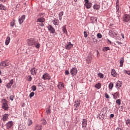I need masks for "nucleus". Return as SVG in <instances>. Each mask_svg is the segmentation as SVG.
<instances>
[{"label":"nucleus","instance_id":"34","mask_svg":"<svg viewBox=\"0 0 130 130\" xmlns=\"http://www.w3.org/2000/svg\"><path fill=\"white\" fill-rule=\"evenodd\" d=\"M98 76H99V78H101V79H103V78H104V75L101 73H99L98 74Z\"/></svg>","mask_w":130,"mask_h":130},{"label":"nucleus","instance_id":"27","mask_svg":"<svg viewBox=\"0 0 130 130\" xmlns=\"http://www.w3.org/2000/svg\"><path fill=\"white\" fill-rule=\"evenodd\" d=\"M11 40V38L10 37H7L6 38V41H5V44L6 45H9V43H10V41Z\"/></svg>","mask_w":130,"mask_h":130},{"label":"nucleus","instance_id":"35","mask_svg":"<svg viewBox=\"0 0 130 130\" xmlns=\"http://www.w3.org/2000/svg\"><path fill=\"white\" fill-rule=\"evenodd\" d=\"M99 118H100L101 119H104V114L100 113V114L99 115Z\"/></svg>","mask_w":130,"mask_h":130},{"label":"nucleus","instance_id":"36","mask_svg":"<svg viewBox=\"0 0 130 130\" xmlns=\"http://www.w3.org/2000/svg\"><path fill=\"white\" fill-rule=\"evenodd\" d=\"M103 51H107V50H110V48L108 47H104L103 49Z\"/></svg>","mask_w":130,"mask_h":130},{"label":"nucleus","instance_id":"53","mask_svg":"<svg viewBox=\"0 0 130 130\" xmlns=\"http://www.w3.org/2000/svg\"><path fill=\"white\" fill-rule=\"evenodd\" d=\"M19 130H26V127L23 126V127H19Z\"/></svg>","mask_w":130,"mask_h":130},{"label":"nucleus","instance_id":"11","mask_svg":"<svg viewBox=\"0 0 130 130\" xmlns=\"http://www.w3.org/2000/svg\"><path fill=\"white\" fill-rule=\"evenodd\" d=\"M37 71H38V70L36 68H32L30 70L31 74L32 75V76H36V75H37Z\"/></svg>","mask_w":130,"mask_h":130},{"label":"nucleus","instance_id":"49","mask_svg":"<svg viewBox=\"0 0 130 130\" xmlns=\"http://www.w3.org/2000/svg\"><path fill=\"white\" fill-rule=\"evenodd\" d=\"M15 25V20H13V22H11L10 23V26L11 27H13V26Z\"/></svg>","mask_w":130,"mask_h":130},{"label":"nucleus","instance_id":"43","mask_svg":"<svg viewBox=\"0 0 130 130\" xmlns=\"http://www.w3.org/2000/svg\"><path fill=\"white\" fill-rule=\"evenodd\" d=\"M105 97H106L107 99H109L110 98V96H109V95H108V93H105Z\"/></svg>","mask_w":130,"mask_h":130},{"label":"nucleus","instance_id":"9","mask_svg":"<svg viewBox=\"0 0 130 130\" xmlns=\"http://www.w3.org/2000/svg\"><path fill=\"white\" fill-rule=\"evenodd\" d=\"M80 101H77L75 102V110H79V108H80Z\"/></svg>","mask_w":130,"mask_h":130},{"label":"nucleus","instance_id":"46","mask_svg":"<svg viewBox=\"0 0 130 130\" xmlns=\"http://www.w3.org/2000/svg\"><path fill=\"white\" fill-rule=\"evenodd\" d=\"M34 95H35V93L34 92H31L30 94H29V97L30 98H32V97H33V96H34Z\"/></svg>","mask_w":130,"mask_h":130},{"label":"nucleus","instance_id":"17","mask_svg":"<svg viewBox=\"0 0 130 130\" xmlns=\"http://www.w3.org/2000/svg\"><path fill=\"white\" fill-rule=\"evenodd\" d=\"M37 23H38L39 22H40V23H44V22H45V18H44L43 17L39 18L37 20Z\"/></svg>","mask_w":130,"mask_h":130},{"label":"nucleus","instance_id":"63","mask_svg":"<svg viewBox=\"0 0 130 130\" xmlns=\"http://www.w3.org/2000/svg\"><path fill=\"white\" fill-rule=\"evenodd\" d=\"M1 74H2V71H0V75H1Z\"/></svg>","mask_w":130,"mask_h":130},{"label":"nucleus","instance_id":"41","mask_svg":"<svg viewBox=\"0 0 130 130\" xmlns=\"http://www.w3.org/2000/svg\"><path fill=\"white\" fill-rule=\"evenodd\" d=\"M41 123L44 125H45L47 123L46 120L45 119H43L41 120Z\"/></svg>","mask_w":130,"mask_h":130},{"label":"nucleus","instance_id":"44","mask_svg":"<svg viewBox=\"0 0 130 130\" xmlns=\"http://www.w3.org/2000/svg\"><path fill=\"white\" fill-rule=\"evenodd\" d=\"M44 16H45V14H44L43 13H41L39 14V17H41L42 18H43V17H44Z\"/></svg>","mask_w":130,"mask_h":130},{"label":"nucleus","instance_id":"1","mask_svg":"<svg viewBox=\"0 0 130 130\" xmlns=\"http://www.w3.org/2000/svg\"><path fill=\"white\" fill-rule=\"evenodd\" d=\"M109 34L111 36V37H113L114 38V37H117L118 32L116 30L112 29L109 30Z\"/></svg>","mask_w":130,"mask_h":130},{"label":"nucleus","instance_id":"26","mask_svg":"<svg viewBox=\"0 0 130 130\" xmlns=\"http://www.w3.org/2000/svg\"><path fill=\"white\" fill-rule=\"evenodd\" d=\"M63 16V12L61 11L58 14L59 20H60V21H61V20H62Z\"/></svg>","mask_w":130,"mask_h":130},{"label":"nucleus","instance_id":"51","mask_svg":"<svg viewBox=\"0 0 130 130\" xmlns=\"http://www.w3.org/2000/svg\"><path fill=\"white\" fill-rule=\"evenodd\" d=\"M124 74H127V75H130V71H127L126 70H124Z\"/></svg>","mask_w":130,"mask_h":130},{"label":"nucleus","instance_id":"5","mask_svg":"<svg viewBox=\"0 0 130 130\" xmlns=\"http://www.w3.org/2000/svg\"><path fill=\"white\" fill-rule=\"evenodd\" d=\"M70 73H71L72 76H76V75H77V74H78V69H77V68H73L71 70Z\"/></svg>","mask_w":130,"mask_h":130},{"label":"nucleus","instance_id":"28","mask_svg":"<svg viewBox=\"0 0 130 130\" xmlns=\"http://www.w3.org/2000/svg\"><path fill=\"white\" fill-rule=\"evenodd\" d=\"M95 88L98 89H100L101 88V83L100 82H99L96 84V85H95Z\"/></svg>","mask_w":130,"mask_h":130},{"label":"nucleus","instance_id":"31","mask_svg":"<svg viewBox=\"0 0 130 130\" xmlns=\"http://www.w3.org/2000/svg\"><path fill=\"white\" fill-rule=\"evenodd\" d=\"M90 20L92 21V23H95V22L97 21V18L95 17H91L90 18Z\"/></svg>","mask_w":130,"mask_h":130},{"label":"nucleus","instance_id":"14","mask_svg":"<svg viewBox=\"0 0 130 130\" xmlns=\"http://www.w3.org/2000/svg\"><path fill=\"white\" fill-rule=\"evenodd\" d=\"M44 80H50L51 77L48 73L45 74L42 78Z\"/></svg>","mask_w":130,"mask_h":130},{"label":"nucleus","instance_id":"25","mask_svg":"<svg viewBox=\"0 0 130 130\" xmlns=\"http://www.w3.org/2000/svg\"><path fill=\"white\" fill-rule=\"evenodd\" d=\"M114 99H117V98H119V93L116 92L113 94Z\"/></svg>","mask_w":130,"mask_h":130},{"label":"nucleus","instance_id":"22","mask_svg":"<svg viewBox=\"0 0 130 130\" xmlns=\"http://www.w3.org/2000/svg\"><path fill=\"white\" fill-rule=\"evenodd\" d=\"M93 9H94V10H96V11H99V10H100V5L95 4L93 6Z\"/></svg>","mask_w":130,"mask_h":130},{"label":"nucleus","instance_id":"12","mask_svg":"<svg viewBox=\"0 0 130 130\" xmlns=\"http://www.w3.org/2000/svg\"><path fill=\"white\" fill-rule=\"evenodd\" d=\"M14 124V123L12 121H9L7 124H6V128L7 129H9V128H11L12 126H13Z\"/></svg>","mask_w":130,"mask_h":130},{"label":"nucleus","instance_id":"29","mask_svg":"<svg viewBox=\"0 0 130 130\" xmlns=\"http://www.w3.org/2000/svg\"><path fill=\"white\" fill-rule=\"evenodd\" d=\"M46 113L48 115V114H50V113H51V109H50V108H47L46 109Z\"/></svg>","mask_w":130,"mask_h":130},{"label":"nucleus","instance_id":"19","mask_svg":"<svg viewBox=\"0 0 130 130\" xmlns=\"http://www.w3.org/2000/svg\"><path fill=\"white\" fill-rule=\"evenodd\" d=\"M9 118V114H5L3 115L2 120L3 121H7V120Z\"/></svg>","mask_w":130,"mask_h":130},{"label":"nucleus","instance_id":"3","mask_svg":"<svg viewBox=\"0 0 130 130\" xmlns=\"http://www.w3.org/2000/svg\"><path fill=\"white\" fill-rule=\"evenodd\" d=\"M129 20H130L129 15H128V14L124 15V16H123V18H122L123 22L127 23L128 22H129Z\"/></svg>","mask_w":130,"mask_h":130},{"label":"nucleus","instance_id":"21","mask_svg":"<svg viewBox=\"0 0 130 130\" xmlns=\"http://www.w3.org/2000/svg\"><path fill=\"white\" fill-rule=\"evenodd\" d=\"M57 87L58 89H59L60 90H61L64 87V85H63V83L59 82L57 85Z\"/></svg>","mask_w":130,"mask_h":130},{"label":"nucleus","instance_id":"37","mask_svg":"<svg viewBox=\"0 0 130 130\" xmlns=\"http://www.w3.org/2000/svg\"><path fill=\"white\" fill-rule=\"evenodd\" d=\"M31 124H33V122L32 121V120H28L27 125L30 126V125H31Z\"/></svg>","mask_w":130,"mask_h":130},{"label":"nucleus","instance_id":"45","mask_svg":"<svg viewBox=\"0 0 130 130\" xmlns=\"http://www.w3.org/2000/svg\"><path fill=\"white\" fill-rule=\"evenodd\" d=\"M125 123H126V125H128L130 123V119H128L126 120Z\"/></svg>","mask_w":130,"mask_h":130},{"label":"nucleus","instance_id":"15","mask_svg":"<svg viewBox=\"0 0 130 130\" xmlns=\"http://www.w3.org/2000/svg\"><path fill=\"white\" fill-rule=\"evenodd\" d=\"M25 18H26V17L25 16V15H23L22 16H21V17L20 18H19L18 19V22H19L20 25L22 24L23 23V22H24V21H25Z\"/></svg>","mask_w":130,"mask_h":130},{"label":"nucleus","instance_id":"39","mask_svg":"<svg viewBox=\"0 0 130 130\" xmlns=\"http://www.w3.org/2000/svg\"><path fill=\"white\" fill-rule=\"evenodd\" d=\"M34 46H35V47H36V48H39V47H40V44L39 43H36L35 42V44H34Z\"/></svg>","mask_w":130,"mask_h":130},{"label":"nucleus","instance_id":"38","mask_svg":"<svg viewBox=\"0 0 130 130\" xmlns=\"http://www.w3.org/2000/svg\"><path fill=\"white\" fill-rule=\"evenodd\" d=\"M113 88V83L112 82H110L109 85V89L111 90Z\"/></svg>","mask_w":130,"mask_h":130},{"label":"nucleus","instance_id":"40","mask_svg":"<svg viewBox=\"0 0 130 130\" xmlns=\"http://www.w3.org/2000/svg\"><path fill=\"white\" fill-rule=\"evenodd\" d=\"M116 103H117V104L118 105H120V104H121V101H120V99L117 100L116 101Z\"/></svg>","mask_w":130,"mask_h":130},{"label":"nucleus","instance_id":"57","mask_svg":"<svg viewBox=\"0 0 130 130\" xmlns=\"http://www.w3.org/2000/svg\"><path fill=\"white\" fill-rule=\"evenodd\" d=\"M110 117H111V118L114 117V114H111L110 115Z\"/></svg>","mask_w":130,"mask_h":130},{"label":"nucleus","instance_id":"20","mask_svg":"<svg viewBox=\"0 0 130 130\" xmlns=\"http://www.w3.org/2000/svg\"><path fill=\"white\" fill-rule=\"evenodd\" d=\"M53 24L55 26H58L59 25V21L56 19H55L54 20L52 21Z\"/></svg>","mask_w":130,"mask_h":130},{"label":"nucleus","instance_id":"13","mask_svg":"<svg viewBox=\"0 0 130 130\" xmlns=\"http://www.w3.org/2000/svg\"><path fill=\"white\" fill-rule=\"evenodd\" d=\"M48 29L51 33H52L53 34H54L55 33V29H54V28L52 27L51 25H49L48 27Z\"/></svg>","mask_w":130,"mask_h":130},{"label":"nucleus","instance_id":"48","mask_svg":"<svg viewBox=\"0 0 130 130\" xmlns=\"http://www.w3.org/2000/svg\"><path fill=\"white\" fill-rule=\"evenodd\" d=\"M28 79L27 81H28V82H31V81H32V77H31V76L29 75L28 76Z\"/></svg>","mask_w":130,"mask_h":130},{"label":"nucleus","instance_id":"55","mask_svg":"<svg viewBox=\"0 0 130 130\" xmlns=\"http://www.w3.org/2000/svg\"><path fill=\"white\" fill-rule=\"evenodd\" d=\"M10 99L11 101H13L14 100V96L13 95H11Z\"/></svg>","mask_w":130,"mask_h":130},{"label":"nucleus","instance_id":"60","mask_svg":"<svg viewBox=\"0 0 130 130\" xmlns=\"http://www.w3.org/2000/svg\"><path fill=\"white\" fill-rule=\"evenodd\" d=\"M107 40H108V42H109V43L110 44H111V41L110 40H108V39H107Z\"/></svg>","mask_w":130,"mask_h":130},{"label":"nucleus","instance_id":"62","mask_svg":"<svg viewBox=\"0 0 130 130\" xmlns=\"http://www.w3.org/2000/svg\"><path fill=\"white\" fill-rule=\"evenodd\" d=\"M78 0H74V2H77Z\"/></svg>","mask_w":130,"mask_h":130},{"label":"nucleus","instance_id":"58","mask_svg":"<svg viewBox=\"0 0 130 130\" xmlns=\"http://www.w3.org/2000/svg\"><path fill=\"white\" fill-rule=\"evenodd\" d=\"M121 36L122 37V39H124V35H123V34H121Z\"/></svg>","mask_w":130,"mask_h":130},{"label":"nucleus","instance_id":"24","mask_svg":"<svg viewBox=\"0 0 130 130\" xmlns=\"http://www.w3.org/2000/svg\"><path fill=\"white\" fill-rule=\"evenodd\" d=\"M111 75L113 76V77H117V73H116V71H115V70H112Z\"/></svg>","mask_w":130,"mask_h":130},{"label":"nucleus","instance_id":"23","mask_svg":"<svg viewBox=\"0 0 130 130\" xmlns=\"http://www.w3.org/2000/svg\"><path fill=\"white\" fill-rule=\"evenodd\" d=\"M35 130H42V125L37 124L35 128Z\"/></svg>","mask_w":130,"mask_h":130},{"label":"nucleus","instance_id":"54","mask_svg":"<svg viewBox=\"0 0 130 130\" xmlns=\"http://www.w3.org/2000/svg\"><path fill=\"white\" fill-rule=\"evenodd\" d=\"M41 27H44V24L43 22H41V23H38Z\"/></svg>","mask_w":130,"mask_h":130},{"label":"nucleus","instance_id":"7","mask_svg":"<svg viewBox=\"0 0 130 130\" xmlns=\"http://www.w3.org/2000/svg\"><path fill=\"white\" fill-rule=\"evenodd\" d=\"M73 46H74V45L72 44L71 42H68L65 46V48L67 50H70L71 48H72Z\"/></svg>","mask_w":130,"mask_h":130},{"label":"nucleus","instance_id":"61","mask_svg":"<svg viewBox=\"0 0 130 130\" xmlns=\"http://www.w3.org/2000/svg\"><path fill=\"white\" fill-rule=\"evenodd\" d=\"M3 83V81H2V79L0 78V84Z\"/></svg>","mask_w":130,"mask_h":130},{"label":"nucleus","instance_id":"6","mask_svg":"<svg viewBox=\"0 0 130 130\" xmlns=\"http://www.w3.org/2000/svg\"><path fill=\"white\" fill-rule=\"evenodd\" d=\"M4 102L3 104L2 105V108L3 109H4V110H8L9 109V105H8V103H7V101L5 99Z\"/></svg>","mask_w":130,"mask_h":130},{"label":"nucleus","instance_id":"59","mask_svg":"<svg viewBox=\"0 0 130 130\" xmlns=\"http://www.w3.org/2000/svg\"><path fill=\"white\" fill-rule=\"evenodd\" d=\"M116 9H117V7H118V3H116Z\"/></svg>","mask_w":130,"mask_h":130},{"label":"nucleus","instance_id":"16","mask_svg":"<svg viewBox=\"0 0 130 130\" xmlns=\"http://www.w3.org/2000/svg\"><path fill=\"white\" fill-rule=\"evenodd\" d=\"M92 60H93V58H92V56L89 55L87 56L86 58V62L87 63H91V62H92Z\"/></svg>","mask_w":130,"mask_h":130},{"label":"nucleus","instance_id":"42","mask_svg":"<svg viewBox=\"0 0 130 130\" xmlns=\"http://www.w3.org/2000/svg\"><path fill=\"white\" fill-rule=\"evenodd\" d=\"M98 38L101 39L102 37H103V36L101 34L98 33L96 35Z\"/></svg>","mask_w":130,"mask_h":130},{"label":"nucleus","instance_id":"2","mask_svg":"<svg viewBox=\"0 0 130 130\" xmlns=\"http://www.w3.org/2000/svg\"><path fill=\"white\" fill-rule=\"evenodd\" d=\"M8 66H10V62L8 60L3 61L0 63V69H4Z\"/></svg>","mask_w":130,"mask_h":130},{"label":"nucleus","instance_id":"30","mask_svg":"<svg viewBox=\"0 0 130 130\" xmlns=\"http://www.w3.org/2000/svg\"><path fill=\"white\" fill-rule=\"evenodd\" d=\"M124 62V59L123 58V57H122L120 60V67H123V62Z\"/></svg>","mask_w":130,"mask_h":130},{"label":"nucleus","instance_id":"50","mask_svg":"<svg viewBox=\"0 0 130 130\" xmlns=\"http://www.w3.org/2000/svg\"><path fill=\"white\" fill-rule=\"evenodd\" d=\"M84 36L85 38H87V37H88V35L87 34V31H84Z\"/></svg>","mask_w":130,"mask_h":130},{"label":"nucleus","instance_id":"56","mask_svg":"<svg viewBox=\"0 0 130 130\" xmlns=\"http://www.w3.org/2000/svg\"><path fill=\"white\" fill-rule=\"evenodd\" d=\"M69 74H70V72H69V71L66 70V71H65V74H66V75H69Z\"/></svg>","mask_w":130,"mask_h":130},{"label":"nucleus","instance_id":"47","mask_svg":"<svg viewBox=\"0 0 130 130\" xmlns=\"http://www.w3.org/2000/svg\"><path fill=\"white\" fill-rule=\"evenodd\" d=\"M116 86L117 88H120V87H121V83H117L116 84Z\"/></svg>","mask_w":130,"mask_h":130},{"label":"nucleus","instance_id":"33","mask_svg":"<svg viewBox=\"0 0 130 130\" xmlns=\"http://www.w3.org/2000/svg\"><path fill=\"white\" fill-rule=\"evenodd\" d=\"M0 10L6 11V7L3 5V4H0Z\"/></svg>","mask_w":130,"mask_h":130},{"label":"nucleus","instance_id":"32","mask_svg":"<svg viewBox=\"0 0 130 130\" xmlns=\"http://www.w3.org/2000/svg\"><path fill=\"white\" fill-rule=\"evenodd\" d=\"M62 31L65 34H68V31L67 30V27L66 25H63L62 27Z\"/></svg>","mask_w":130,"mask_h":130},{"label":"nucleus","instance_id":"4","mask_svg":"<svg viewBox=\"0 0 130 130\" xmlns=\"http://www.w3.org/2000/svg\"><path fill=\"white\" fill-rule=\"evenodd\" d=\"M87 120L86 119H83L82 120V127L84 130H87Z\"/></svg>","mask_w":130,"mask_h":130},{"label":"nucleus","instance_id":"8","mask_svg":"<svg viewBox=\"0 0 130 130\" xmlns=\"http://www.w3.org/2000/svg\"><path fill=\"white\" fill-rule=\"evenodd\" d=\"M27 44L29 46H33L35 44V41H34V39H30L27 40Z\"/></svg>","mask_w":130,"mask_h":130},{"label":"nucleus","instance_id":"18","mask_svg":"<svg viewBox=\"0 0 130 130\" xmlns=\"http://www.w3.org/2000/svg\"><path fill=\"white\" fill-rule=\"evenodd\" d=\"M13 84H14V80L12 79L10 82L7 84V87L8 88V89H10L13 85Z\"/></svg>","mask_w":130,"mask_h":130},{"label":"nucleus","instance_id":"10","mask_svg":"<svg viewBox=\"0 0 130 130\" xmlns=\"http://www.w3.org/2000/svg\"><path fill=\"white\" fill-rule=\"evenodd\" d=\"M85 6L86 9H90L91 7H92V3L89 2L88 0H85Z\"/></svg>","mask_w":130,"mask_h":130},{"label":"nucleus","instance_id":"52","mask_svg":"<svg viewBox=\"0 0 130 130\" xmlns=\"http://www.w3.org/2000/svg\"><path fill=\"white\" fill-rule=\"evenodd\" d=\"M32 91H36V86L33 85L32 86Z\"/></svg>","mask_w":130,"mask_h":130}]
</instances>
